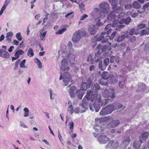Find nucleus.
<instances>
[{
	"label": "nucleus",
	"instance_id": "obj_1",
	"mask_svg": "<svg viewBox=\"0 0 149 149\" xmlns=\"http://www.w3.org/2000/svg\"><path fill=\"white\" fill-rule=\"evenodd\" d=\"M100 89L99 84L96 83L94 85H92L90 89L87 90V96L89 98L93 100L94 97H97L98 95H100L98 94L97 91Z\"/></svg>",
	"mask_w": 149,
	"mask_h": 149
},
{
	"label": "nucleus",
	"instance_id": "obj_2",
	"mask_svg": "<svg viewBox=\"0 0 149 149\" xmlns=\"http://www.w3.org/2000/svg\"><path fill=\"white\" fill-rule=\"evenodd\" d=\"M92 102L95 101V102H92L89 104V107L90 109L92 111L95 110L96 112H98L102 106L101 103L100 95H98L97 97H94L93 100L91 99Z\"/></svg>",
	"mask_w": 149,
	"mask_h": 149
},
{
	"label": "nucleus",
	"instance_id": "obj_3",
	"mask_svg": "<svg viewBox=\"0 0 149 149\" xmlns=\"http://www.w3.org/2000/svg\"><path fill=\"white\" fill-rule=\"evenodd\" d=\"M103 120L109 123L106 127L108 128H114L119 125L120 122L118 119H113L112 118L109 116L106 117L103 119Z\"/></svg>",
	"mask_w": 149,
	"mask_h": 149
},
{
	"label": "nucleus",
	"instance_id": "obj_4",
	"mask_svg": "<svg viewBox=\"0 0 149 149\" xmlns=\"http://www.w3.org/2000/svg\"><path fill=\"white\" fill-rule=\"evenodd\" d=\"M116 33V31H115L112 33L111 36H107L106 32H102L99 37L97 38L96 40L99 41H101L102 43H104L108 41L109 39L111 40L113 39Z\"/></svg>",
	"mask_w": 149,
	"mask_h": 149
},
{
	"label": "nucleus",
	"instance_id": "obj_5",
	"mask_svg": "<svg viewBox=\"0 0 149 149\" xmlns=\"http://www.w3.org/2000/svg\"><path fill=\"white\" fill-rule=\"evenodd\" d=\"M59 80L63 79V85L65 86H67L71 80L72 77L70 74L67 72L62 73H60Z\"/></svg>",
	"mask_w": 149,
	"mask_h": 149
},
{
	"label": "nucleus",
	"instance_id": "obj_6",
	"mask_svg": "<svg viewBox=\"0 0 149 149\" xmlns=\"http://www.w3.org/2000/svg\"><path fill=\"white\" fill-rule=\"evenodd\" d=\"M116 108L113 105L110 104L106 106L103 108L100 112L101 116H104L111 113Z\"/></svg>",
	"mask_w": 149,
	"mask_h": 149
},
{
	"label": "nucleus",
	"instance_id": "obj_7",
	"mask_svg": "<svg viewBox=\"0 0 149 149\" xmlns=\"http://www.w3.org/2000/svg\"><path fill=\"white\" fill-rule=\"evenodd\" d=\"M70 68L68 66V63L67 60L63 58L61 61V66L60 68V73H62L63 72L69 71Z\"/></svg>",
	"mask_w": 149,
	"mask_h": 149
},
{
	"label": "nucleus",
	"instance_id": "obj_8",
	"mask_svg": "<svg viewBox=\"0 0 149 149\" xmlns=\"http://www.w3.org/2000/svg\"><path fill=\"white\" fill-rule=\"evenodd\" d=\"M115 91L113 88L108 89L105 90L103 93L104 97H111L113 99L115 97Z\"/></svg>",
	"mask_w": 149,
	"mask_h": 149
},
{
	"label": "nucleus",
	"instance_id": "obj_9",
	"mask_svg": "<svg viewBox=\"0 0 149 149\" xmlns=\"http://www.w3.org/2000/svg\"><path fill=\"white\" fill-rule=\"evenodd\" d=\"M111 42H109L107 44V45H105L104 46H101L100 45H98L97 48L99 49L98 52L100 51L101 50L102 52H106V51H109L111 49Z\"/></svg>",
	"mask_w": 149,
	"mask_h": 149
},
{
	"label": "nucleus",
	"instance_id": "obj_10",
	"mask_svg": "<svg viewBox=\"0 0 149 149\" xmlns=\"http://www.w3.org/2000/svg\"><path fill=\"white\" fill-rule=\"evenodd\" d=\"M100 7L102 11L104 13H107L109 11V4L106 2L102 3L100 5Z\"/></svg>",
	"mask_w": 149,
	"mask_h": 149
},
{
	"label": "nucleus",
	"instance_id": "obj_11",
	"mask_svg": "<svg viewBox=\"0 0 149 149\" xmlns=\"http://www.w3.org/2000/svg\"><path fill=\"white\" fill-rule=\"evenodd\" d=\"M81 33L79 31H76L73 35L72 40V41L74 43L78 42L81 38Z\"/></svg>",
	"mask_w": 149,
	"mask_h": 149
},
{
	"label": "nucleus",
	"instance_id": "obj_12",
	"mask_svg": "<svg viewBox=\"0 0 149 149\" xmlns=\"http://www.w3.org/2000/svg\"><path fill=\"white\" fill-rule=\"evenodd\" d=\"M119 146L118 143L117 141L113 142V140L111 141L106 146V148H109L110 149H116Z\"/></svg>",
	"mask_w": 149,
	"mask_h": 149
},
{
	"label": "nucleus",
	"instance_id": "obj_13",
	"mask_svg": "<svg viewBox=\"0 0 149 149\" xmlns=\"http://www.w3.org/2000/svg\"><path fill=\"white\" fill-rule=\"evenodd\" d=\"M109 58L105 59L104 61V64H102V62L99 64L98 67L100 69L102 70H104L107 66L109 65Z\"/></svg>",
	"mask_w": 149,
	"mask_h": 149
},
{
	"label": "nucleus",
	"instance_id": "obj_14",
	"mask_svg": "<svg viewBox=\"0 0 149 149\" xmlns=\"http://www.w3.org/2000/svg\"><path fill=\"white\" fill-rule=\"evenodd\" d=\"M89 100H91V99L87 96V93L86 95L85 96L83 99L82 103L81 104L82 107L84 108L85 110L88 109V101Z\"/></svg>",
	"mask_w": 149,
	"mask_h": 149
},
{
	"label": "nucleus",
	"instance_id": "obj_15",
	"mask_svg": "<svg viewBox=\"0 0 149 149\" xmlns=\"http://www.w3.org/2000/svg\"><path fill=\"white\" fill-rule=\"evenodd\" d=\"M130 141V139L129 137L127 136L125 138L120 145V147L121 149H124L126 148L129 145Z\"/></svg>",
	"mask_w": 149,
	"mask_h": 149
},
{
	"label": "nucleus",
	"instance_id": "obj_16",
	"mask_svg": "<svg viewBox=\"0 0 149 149\" xmlns=\"http://www.w3.org/2000/svg\"><path fill=\"white\" fill-rule=\"evenodd\" d=\"M125 37L129 38L130 36L128 34V31H127L124 33L123 35H120L117 37V38L116 40L118 42H120L124 39Z\"/></svg>",
	"mask_w": 149,
	"mask_h": 149
},
{
	"label": "nucleus",
	"instance_id": "obj_17",
	"mask_svg": "<svg viewBox=\"0 0 149 149\" xmlns=\"http://www.w3.org/2000/svg\"><path fill=\"white\" fill-rule=\"evenodd\" d=\"M118 3L115 6L111 5L113 11L115 13H121L123 10V8L120 6H117Z\"/></svg>",
	"mask_w": 149,
	"mask_h": 149
},
{
	"label": "nucleus",
	"instance_id": "obj_18",
	"mask_svg": "<svg viewBox=\"0 0 149 149\" xmlns=\"http://www.w3.org/2000/svg\"><path fill=\"white\" fill-rule=\"evenodd\" d=\"M0 56L4 58H8L10 57L9 53L5 49H0Z\"/></svg>",
	"mask_w": 149,
	"mask_h": 149
},
{
	"label": "nucleus",
	"instance_id": "obj_19",
	"mask_svg": "<svg viewBox=\"0 0 149 149\" xmlns=\"http://www.w3.org/2000/svg\"><path fill=\"white\" fill-rule=\"evenodd\" d=\"M97 140L100 143H105L108 140V139L105 136L101 135L98 137Z\"/></svg>",
	"mask_w": 149,
	"mask_h": 149
},
{
	"label": "nucleus",
	"instance_id": "obj_20",
	"mask_svg": "<svg viewBox=\"0 0 149 149\" xmlns=\"http://www.w3.org/2000/svg\"><path fill=\"white\" fill-rule=\"evenodd\" d=\"M149 134L148 132H145L142 133L140 137V141L141 143H143L148 138Z\"/></svg>",
	"mask_w": 149,
	"mask_h": 149
},
{
	"label": "nucleus",
	"instance_id": "obj_21",
	"mask_svg": "<svg viewBox=\"0 0 149 149\" xmlns=\"http://www.w3.org/2000/svg\"><path fill=\"white\" fill-rule=\"evenodd\" d=\"M95 26L93 25H91L88 26V30L90 34L92 35H94L97 32L95 30Z\"/></svg>",
	"mask_w": 149,
	"mask_h": 149
},
{
	"label": "nucleus",
	"instance_id": "obj_22",
	"mask_svg": "<svg viewBox=\"0 0 149 149\" xmlns=\"http://www.w3.org/2000/svg\"><path fill=\"white\" fill-rule=\"evenodd\" d=\"M116 18V15L113 11L111 12L107 17L108 20L111 22H113Z\"/></svg>",
	"mask_w": 149,
	"mask_h": 149
},
{
	"label": "nucleus",
	"instance_id": "obj_23",
	"mask_svg": "<svg viewBox=\"0 0 149 149\" xmlns=\"http://www.w3.org/2000/svg\"><path fill=\"white\" fill-rule=\"evenodd\" d=\"M131 22V18L129 17H128L127 18L125 17L119 21V23L120 24L125 23L126 25H128Z\"/></svg>",
	"mask_w": 149,
	"mask_h": 149
},
{
	"label": "nucleus",
	"instance_id": "obj_24",
	"mask_svg": "<svg viewBox=\"0 0 149 149\" xmlns=\"http://www.w3.org/2000/svg\"><path fill=\"white\" fill-rule=\"evenodd\" d=\"M77 91L75 86H72L70 87L69 92L71 97H74L75 96Z\"/></svg>",
	"mask_w": 149,
	"mask_h": 149
},
{
	"label": "nucleus",
	"instance_id": "obj_25",
	"mask_svg": "<svg viewBox=\"0 0 149 149\" xmlns=\"http://www.w3.org/2000/svg\"><path fill=\"white\" fill-rule=\"evenodd\" d=\"M100 53L98 52L97 53H95V61L96 62H99V64L102 62L101 60L102 57L100 54Z\"/></svg>",
	"mask_w": 149,
	"mask_h": 149
},
{
	"label": "nucleus",
	"instance_id": "obj_26",
	"mask_svg": "<svg viewBox=\"0 0 149 149\" xmlns=\"http://www.w3.org/2000/svg\"><path fill=\"white\" fill-rule=\"evenodd\" d=\"M84 93L85 91L82 89H80L77 91L76 94L78 98L81 100L82 98Z\"/></svg>",
	"mask_w": 149,
	"mask_h": 149
},
{
	"label": "nucleus",
	"instance_id": "obj_27",
	"mask_svg": "<svg viewBox=\"0 0 149 149\" xmlns=\"http://www.w3.org/2000/svg\"><path fill=\"white\" fill-rule=\"evenodd\" d=\"M120 77L121 79L119 80L118 86L120 88H123L125 86V78L122 76Z\"/></svg>",
	"mask_w": 149,
	"mask_h": 149
},
{
	"label": "nucleus",
	"instance_id": "obj_28",
	"mask_svg": "<svg viewBox=\"0 0 149 149\" xmlns=\"http://www.w3.org/2000/svg\"><path fill=\"white\" fill-rule=\"evenodd\" d=\"M112 26L111 24H107L104 29V32H106V34L107 35H109L112 32V29H111Z\"/></svg>",
	"mask_w": 149,
	"mask_h": 149
},
{
	"label": "nucleus",
	"instance_id": "obj_29",
	"mask_svg": "<svg viewBox=\"0 0 149 149\" xmlns=\"http://www.w3.org/2000/svg\"><path fill=\"white\" fill-rule=\"evenodd\" d=\"M149 34V27L146 28L145 29L141 30L140 33L141 36H143Z\"/></svg>",
	"mask_w": 149,
	"mask_h": 149
},
{
	"label": "nucleus",
	"instance_id": "obj_30",
	"mask_svg": "<svg viewBox=\"0 0 149 149\" xmlns=\"http://www.w3.org/2000/svg\"><path fill=\"white\" fill-rule=\"evenodd\" d=\"M91 84H87V83L83 82L82 83L80 89L84 90V91H86L88 88L90 86Z\"/></svg>",
	"mask_w": 149,
	"mask_h": 149
},
{
	"label": "nucleus",
	"instance_id": "obj_31",
	"mask_svg": "<svg viewBox=\"0 0 149 149\" xmlns=\"http://www.w3.org/2000/svg\"><path fill=\"white\" fill-rule=\"evenodd\" d=\"M146 85L143 83H140L138 84V88L137 92L143 91L145 88Z\"/></svg>",
	"mask_w": 149,
	"mask_h": 149
},
{
	"label": "nucleus",
	"instance_id": "obj_32",
	"mask_svg": "<svg viewBox=\"0 0 149 149\" xmlns=\"http://www.w3.org/2000/svg\"><path fill=\"white\" fill-rule=\"evenodd\" d=\"M68 58L71 63H73L74 61L75 56L72 54H69L68 55Z\"/></svg>",
	"mask_w": 149,
	"mask_h": 149
},
{
	"label": "nucleus",
	"instance_id": "obj_33",
	"mask_svg": "<svg viewBox=\"0 0 149 149\" xmlns=\"http://www.w3.org/2000/svg\"><path fill=\"white\" fill-rule=\"evenodd\" d=\"M67 105L68 106V111H70V113L72 114V113L74 112V110L70 101H68Z\"/></svg>",
	"mask_w": 149,
	"mask_h": 149
},
{
	"label": "nucleus",
	"instance_id": "obj_34",
	"mask_svg": "<svg viewBox=\"0 0 149 149\" xmlns=\"http://www.w3.org/2000/svg\"><path fill=\"white\" fill-rule=\"evenodd\" d=\"M142 143H141V142H139V141H135L133 143V147L135 149H139L140 147L141 144Z\"/></svg>",
	"mask_w": 149,
	"mask_h": 149
},
{
	"label": "nucleus",
	"instance_id": "obj_35",
	"mask_svg": "<svg viewBox=\"0 0 149 149\" xmlns=\"http://www.w3.org/2000/svg\"><path fill=\"white\" fill-rule=\"evenodd\" d=\"M132 6L135 9H139L141 7V4L137 1H134L132 4Z\"/></svg>",
	"mask_w": 149,
	"mask_h": 149
},
{
	"label": "nucleus",
	"instance_id": "obj_36",
	"mask_svg": "<svg viewBox=\"0 0 149 149\" xmlns=\"http://www.w3.org/2000/svg\"><path fill=\"white\" fill-rule=\"evenodd\" d=\"M101 77L102 78L104 79H107L109 77V73L107 72L104 71L102 72Z\"/></svg>",
	"mask_w": 149,
	"mask_h": 149
},
{
	"label": "nucleus",
	"instance_id": "obj_37",
	"mask_svg": "<svg viewBox=\"0 0 149 149\" xmlns=\"http://www.w3.org/2000/svg\"><path fill=\"white\" fill-rule=\"evenodd\" d=\"M113 106L114 107H115L116 108V109H114V110H116L118 109H120L122 107H123L122 109V110L124 109L125 108V106H124L123 107V105L120 103H118L117 104H114Z\"/></svg>",
	"mask_w": 149,
	"mask_h": 149
},
{
	"label": "nucleus",
	"instance_id": "obj_38",
	"mask_svg": "<svg viewBox=\"0 0 149 149\" xmlns=\"http://www.w3.org/2000/svg\"><path fill=\"white\" fill-rule=\"evenodd\" d=\"M116 61V62L117 63L119 62V61L118 60V58L116 56H111L110 57V62L111 63H113L115 61Z\"/></svg>",
	"mask_w": 149,
	"mask_h": 149
},
{
	"label": "nucleus",
	"instance_id": "obj_39",
	"mask_svg": "<svg viewBox=\"0 0 149 149\" xmlns=\"http://www.w3.org/2000/svg\"><path fill=\"white\" fill-rule=\"evenodd\" d=\"M135 31V29L134 28H132L130 29L129 32H128V33L129 36L130 35L132 36L134 34L136 35H137L138 34V33H136V31Z\"/></svg>",
	"mask_w": 149,
	"mask_h": 149
},
{
	"label": "nucleus",
	"instance_id": "obj_40",
	"mask_svg": "<svg viewBox=\"0 0 149 149\" xmlns=\"http://www.w3.org/2000/svg\"><path fill=\"white\" fill-rule=\"evenodd\" d=\"M27 55L30 57H32L34 55L33 50L31 48H30L27 52Z\"/></svg>",
	"mask_w": 149,
	"mask_h": 149
},
{
	"label": "nucleus",
	"instance_id": "obj_41",
	"mask_svg": "<svg viewBox=\"0 0 149 149\" xmlns=\"http://www.w3.org/2000/svg\"><path fill=\"white\" fill-rule=\"evenodd\" d=\"M24 53V52L23 50L21 49H19L17 50L15 52V56H18V57H19V55H22Z\"/></svg>",
	"mask_w": 149,
	"mask_h": 149
},
{
	"label": "nucleus",
	"instance_id": "obj_42",
	"mask_svg": "<svg viewBox=\"0 0 149 149\" xmlns=\"http://www.w3.org/2000/svg\"><path fill=\"white\" fill-rule=\"evenodd\" d=\"M24 117H26L28 116L29 115V111L28 109L26 107L24 109Z\"/></svg>",
	"mask_w": 149,
	"mask_h": 149
},
{
	"label": "nucleus",
	"instance_id": "obj_43",
	"mask_svg": "<svg viewBox=\"0 0 149 149\" xmlns=\"http://www.w3.org/2000/svg\"><path fill=\"white\" fill-rule=\"evenodd\" d=\"M67 29L66 28H64L61 29H59L58 31L56 32V34H62Z\"/></svg>",
	"mask_w": 149,
	"mask_h": 149
},
{
	"label": "nucleus",
	"instance_id": "obj_44",
	"mask_svg": "<svg viewBox=\"0 0 149 149\" xmlns=\"http://www.w3.org/2000/svg\"><path fill=\"white\" fill-rule=\"evenodd\" d=\"M87 61L88 62H90L91 64H93L94 63V60L92 58L91 55H90L88 57Z\"/></svg>",
	"mask_w": 149,
	"mask_h": 149
},
{
	"label": "nucleus",
	"instance_id": "obj_45",
	"mask_svg": "<svg viewBox=\"0 0 149 149\" xmlns=\"http://www.w3.org/2000/svg\"><path fill=\"white\" fill-rule=\"evenodd\" d=\"M16 37L19 41H21L22 40V37L21 35L20 32H19L16 35Z\"/></svg>",
	"mask_w": 149,
	"mask_h": 149
},
{
	"label": "nucleus",
	"instance_id": "obj_46",
	"mask_svg": "<svg viewBox=\"0 0 149 149\" xmlns=\"http://www.w3.org/2000/svg\"><path fill=\"white\" fill-rule=\"evenodd\" d=\"M128 1V0H120L119 1V4L121 6H123L127 3Z\"/></svg>",
	"mask_w": 149,
	"mask_h": 149
},
{
	"label": "nucleus",
	"instance_id": "obj_47",
	"mask_svg": "<svg viewBox=\"0 0 149 149\" xmlns=\"http://www.w3.org/2000/svg\"><path fill=\"white\" fill-rule=\"evenodd\" d=\"M10 0H6L2 7L6 8L7 6L10 3Z\"/></svg>",
	"mask_w": 149,
	"mask_h": 149
},
{
	"label": "nucleus",
	"instance_id": "obj_48",
	"mask_svg": "<svg viewBox=\"0 0 149 149\" xmlns=\"http://www.w3.org/2000/svg\"><path fill=\"white\" fill-rule=\"evenodd\" d=\"M109 102L108 99H104V100H103V101L102 102L101 101V104L102 105V106H104L106 104L108 103Z\"/></svg>",
	"mask_w": 149,
	"mask_h": 149
},
{
	"label": "nucleus",
	"instance_id": "obj_49",
	"mask_svg": "<svg viewBox=\"0 0 149 149\" xmlns=\"http://www.w3.org/2000/svg\"><path fill=\"white\" fill-rule=\"evenodd\" d=\"M101 20H102V19H100L98 20V21L96 23V26L98 27L101 26L103 25V23H102L101 21Z\"/></svg>",
	"mask_w": 149,
	"mask_h": 149
},
{
	"label": "nucleus",
	"instance_id": "obj_50",
	"mask_svg": "<svg viewBox=\"0 0 149 149\" xmlns=\"http://www.w3.org/2000/svg\"><path fill=\"white\" fill-rule=\"evenodd\" d=\"M146 26V25L144 23H141L137 27L139 29H141L145 28Z\"/></svg>",
	"mask_w": 149,
	"mask_h": 149
},
{
	"label": "nucleus",
	"instance_id": "obj_51",
	"mask_svg": "<svg viewBox=\"0 0 149 149\" xmlns=\"http://www.w3.org/2000/svg\"><path fill=\"white\" fill-rule=\"evenodd\" d=\"M132 7V5L131 3H130L127 4L125 5V8L126 10L130 9Z\"/></svg>",
	"mask_w": 149,
	"mask_h": 149
},
{
	"label": "nucleus",
	"instance_id": "obj_52",
	"mask_svg": "<svg viewBox=\"0 0 149 149\" xmlns=\"http://www.w3.org/2000/svg\"><path fill=\"white\" fill-rule=\"evenodd\" d=\"M111 3V5L115 6L117 3L118 0H109Z\"/></svg>",
	"mask_w": 149,
	"mask_h": 149
},
{
	"label": "nucleus",
	"instance_id": "obj_53",
	"mask_svg": "<svg viewBox=\"0 0 149 149\" xmlns=\"http://www.w3.org/2000/svg\"><path fill=\"white\" fill-rule=\"evenodd\" d=\"M79 7L80 8L81 11H83L85 10V6L83 3H81L79 5Z\"/></svg>",
	"mask_w": 149,
	"mask_h": 149
},
{
	"label": "nucleus",
	"instance_id": "obj_54",
	"mask_svg": "<svg viewBox=\"0 0 149 149\" xmlns=\"http://www.w3.org/2000/svg\"><path fill=\"white\" fill-rule=\"evenodd\" d=\"M129 38V40L131 42H133L136 40V38L135 36H133L132 37H130Z\"/></svg>",
	"mask_w": 149,
	"mask_h": 149
},
{
	"label": "nucleus",
	"instance_id": "obj_55",
	"mask_svg": "<svg viewBox=\"0 0 149 149\" xmlns=\"http://www.w3.org/2000/svg\"><path fill=\"white\" fill-rule=\"evenodd\" d=\"M125 15V13H121L120 14L117 16V17L118 19H120L124 17Z\"/></svg>",
	"mask_w": 149,
	"mask_h": 149
},
{
	"label": "nucleus",
	"instance_id": "obj_56",
	"mask_svg": "<svg viewBox=\"0 0 149 149\" xmlns=\"http://www.w3.org/2000/svg\"><path fill=\"white\" fill-rule=\"evenodd\" d=\"M73 13V12H72L69 13H67L65 16L66 17H68L70 16V19L72 18L73 17V15L72 14Z\"/></svg>",
	"mask_w": 149,
	"mask_h": 149
},
{
	"label": "nucleus",
	"instance_id": "obj_57",
	"mask_svg": "<svg viewBox=\"0 0 149 149\" xmlns=\"http://www.w3.org/2000/svg\"><path fill=\"white\" fill-rule=\"evenodd\" d=\"M88 17V15L86 14H84L83 16H81L80 17V20H83L87 18Z\"/></svg>",
	"mask_w": 149,
	"mask_h": 149
},
{
	"label": "nucleus",
	"instance_id": "obj_58",
	"mask_svg": "<svg viewBox=\"0 0 149 149\" xmlns=\"http://www.w3.org/2000/svg\"><path fill=\"white\" fill-rule=\"evenodd\" d=\"M111 79L112 81V82L113 83L116 82L118 81L117 78H116L115 77H114L113 76L111 78Z\"/></svg>",
	"mask_w": 149,
	"mask_h": 149
},
{
	"label": "nucleus",
	"instance_id": "obj_59",
	"mask_svg": "<svg viewBox=\"0 0 149 149\" xmlns=\"http://www.w3.org/2000/svg\"><path fill=\"white\" fill-rule=\"evenodd\" d=\"M13 35V33L12 32H10L7 33H6V36L8 37H10V38H12Z\"/></svg>",
	"mask_w": 149,
	"mask_h": 149
},
{
	"label": "nucleus",
	"instance_id": "obj_60",
	"mask_svg": "<svg viewBox=\"0 0 149 149\" xmlns=\"http://www.w3.org/2000/svg\"><path fill=\"white\" fill-rule=\"evenodd\" d=\"M20 126L24 128H27V126L24 123L22 122L21 121L20 122Z\"/></svg>",
	"mask_w": 149,
	"mask_h": 149
},
{
	"label": "nucleus",
	"instance_id": "obj_61",
	"mask_svg": "<svg viewBox=\"0 0 149 149\" xmlns=\"http://www.w3.org/2000/svg\"><path fill=\"white\" fill-rule=\"evenodd\" d=\"M74 123L73 121H71L69 123L70 129L74 128Z\"/></svg>",
	"mask_w": 149,
	"mask_h": 149
},
{
	"label": "nucleus",
	"instance_id": "obj_62",
	"mask_svg": "<svg viewBox=\"0 0 149 149\" xmlns=\"http://www.w3.org/2000/svg\"><path fill=\"white\" fill-rule=\"evenodd\" d=\"M19 43V42L16 40H14L13 41V43L14 45H18Z\"/></svg>",
	"mask_w": 149,
	"mask_h": 149
},
{
	"label": "nucleus",
	"instance_id": "obj_63",
	"mask_svg": "<svg viewBox=\"0 0 149 149\" xmlns=\"http://www.w3.org/2000/svg\"><path fill=\"white\" fill-rule=\"evenodd\" d=\"M145 9L143 8L138 10L137 11L139 13H142L144 12L145 11Z\"/></svg>",
	"mask_w": 149,
	"mask_h": 149
},
{
	"label": "nucleus",
	"instance_id": "obj_64",
	"mask_svg": "<svg viewBox=\"0 0 149 149\" xmlns=\"http://www.w3.org/2000/svg\"><path fill=\"white\" fill-rule=\"evenodd\" d=\"M149 6V2L145 3L143 6V9L145 10Z\"/></svg>",
	"mask_w": 149,
	"mask_h": 149
}]
</instances>
